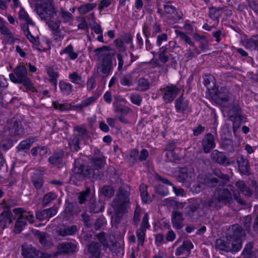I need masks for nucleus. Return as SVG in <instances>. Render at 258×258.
Segmentation results:
<instances>
[{
  "mask_svg": "<svg viewBox=\"0 0 258 258\" xmlns=\"http://www.w3.org/2000/svg\"><path fill=\"white\" fill-rule=\"evenodd\" d=\"M10 80L15 84H23L27 89L33 92H37L31 79L28 77L27 69L23 63H21L14 70V73L9 74Z\"/></svg>",
  "mask_w": 258,
  "mask_h": 258,
  "instance_id": "1",
  "label": "nucleus"
},
{
  "mask_svg": "<svg viewBox=\"0 0 258 258\" xmlns=\"http://www.w3.org/2000/svg\"><path fill=\"white\" fill-rule=\"evenodd\" d=\"M215 197L218 199L222 206H230L235 200L240 206H247L246 202L243 199L239 194L232 193L228 188H217L214 192Z\"/></svg>",
  "mask_w": 258,
  "mask_h": 258,
  "instance_id": "2",
  "label": "nucleus"
},
{
  "mask_svg": "<svg viewBox=\"0 0 258 258\" xmlns=\"http://www.w3.org/2000/svg\"><path fill=\"white\" fill-rule=\"evenodd\" d=\"M128 187L123 185L119 187L118 194L112 202V207L118 214H123L127 211L130 204Z\"/></svg>",
  "mask_w": 258,
  "mask_h": 258,
  "instance_id": "3",
  "label": "nucleus"
},
{
  "mask_svg": "<svg viewBox=\"0 0 258 258\" xmlns=\"http://www.w3.org/2000/svg\"><path fill=\"white\" fill-rule=\"evenodd\" d=\"M100 96V93H96L91 97L82 100L80 104L75 105H71L68 104H60L57 101H53L52 106L55 109L59 110L60 111L66 110L81 111L84 108L94 103Z\"/></svg>",
  "mask_w": 258,
  "mask_h": 258,
  "instance_id": "4",
  "label": "nucleus"
},
{
  "mask_svg": "<svg viewBox=\"0 0 258 258\" xmlns=\"http://www.w3.org/2000/svg\"><path fill=\"white\" fill-rule=\"evenodd\" d=\"M185 209V215L192 221L199 219L205 211L203 207L202 200L198 199H190Z\"/></svg>",
  "mask_w": 258,
  "mask_h": 258,
  "instance_id": "5",
  "label": "nucleus"
},
{
  "mask_svg": "<svg viewBox=\"0 0 258 258\" xmlns=\"http://www.w3.org/2000/svg\"><path fill=\"white\" fill-rule=\"evenodd\" d=\"M35 9L42 20H49L56 16V12L51 0H45L37 4Z\"/></svg>",
  "mask_w": 258,
  "mask_h": 258,
  "instance_id": "6",
  "label": "nucleus"
},
{
  "mask_svg": "<svg viewBox=\"0 0 258 258\" xmlns=\"http://www.w3.org/2000/svg\"><path fill=\"white\" fill-rule=\"evenodd\" d=\"M113 68L112 57L107 53L102 55V57L97 66V71L100 73L102 79L101 81L105 83V78L110 75Z\"/></svg>",
  "mask_w": 258,
  "mask_h": 258,
  "instance_id": "7",
  "label": "nucleus"
},
{
  "mask_svg": "<svg viewBox=\"0 0 258 258\" xmlns=\"http://www.w3.org/2000/svg\"><path fill=\"white\" fill-rule=\"evenodd\" d=\"M244 235L245 232L242 227L238 224H234L230 227L226 238L231 240L239 251L242 247V238Z\"/></svg>",
  "mask_w": 258,
  "mask_h": 258,
  "instance_id": "8",
  "label": "nucleus"
},
{
  "mask_svg": "<svg viewBox=\"0 0 258 258\" xmlns=\"http://www.w3.org/2000/svg\"><path fill=\"white\" fill-rule=\"evenodd\" d=\"M93 169L84 166L77 162H75V167L73 169V178L79 181H82L86 177H90L93 174Z\"/></svg>",
  "mask_w": 258,
  "mask_h": 258,
  "instance_id": "9",
  "label": "nucleus"
},
{
  "mask_svg": "<svg viewBox=\"0 0 258 258\" xmlns=\"http://www.w3.org/2000/svg\"><path fill=\"white\" fill-rule=\"evenodd\" d=\"M165 103H171L179 93L180 89L173 84H168L160 89Z\"/></svg>",
  "mask_w": 258,
  "mask_h": 258,
  "instance_id": "10",
  "label": "nucleus"
},
{
  "mask_svg": "<svg viewBox=\"0 0 258 258\" xmlns=\"http://www.w3.org/2000/svg\"><path fill=\"white\" fill-rule=\"evenodd\" d=\"M148 220L149 215L146 213L144 214L140 228L138 229L136 232L139 245L143 246L144 245L146 237V230L150 227Z\"/></svg>",
  "mask_w": 258,
  "mask_h": 258,
  "instance_id": "11",
  "label": "nucleus"
},
{
  "mask_svg": "<svg viewBox=\"0 0 258 258\" xmlns=\"http://www.w3.org/2000/svg\"><path fill=\"white\" fill-rule=\"evenodd\" d=\"M215 102L221 105H225L230 100L229 91L225 87H221L213 96Z\"/></svg>",
  "mask_w": 258,
  "mask_h": 258,
  "instance_id": "12",
  "label": "nucleus"
},
{
  "mask_svg": "<svg viewBox=\"0 0 258 258\" xmlns=\"http://www.w3.org/2000/svg\"><path fill=\"white\" fill-rule=\"evenodd\" d=\"M215 247L219 250L226 252H237L238 251L235 247L234 243L227 238L226 241L222 239H217L215 242Z\"/></svg>",
  "mask_w": 258,
  "mask_h": 258,
  "instance_id": "13",
  "label": "nucleus"
},
{
  "mask_svg": "<svg viewBox=\"0 0 258 258\" xmlns=\"http://www.w3.org/2000/svg\"><path fill=\"white\" fill-rule=\"evenodd\" d=\"M203 207L205 211L207 210H219L223 207L218 199L215 197V194L213 193L212 197L206 200L202 201Z\"/></svg>",
  "mask_w": 258,
  "mask_h": 258,
  "instance_id": "14",
  "label": "nucleus"
},
{
  "mask_svg": "<svg viewBox=\"0 0 258 258\" xmlns=\"http://www.w3.org/2000/svg\"><path fill=\"white\" fill-rule=\"evenodd\" d=\"M210 157L214 162L218 163L220 165L228 166L231 164L224 153L219 152L217 150H214L212 152Z\"/></svg>",
  "mask_w": 258,
  "mask_h": 258,
  "instance_id": "15",
  "label": "nucleus"
},
{
  "mask_svg": "<svg viewBox=\"0 0 258 258\" xmlns=\"http://www.w3.org/2000/svg\"><path fill=\"white\" fill-rule=\"evenodd\" d=\"M237 163L238 169L241 174L248 175L250 174V166L248 159L243 155L237 156Z\"/></svg>",
  "mask_w": 258,
  "mask_h": 258,
  "instance_id": "16",
  "label": "nucleus"
},
{
  "mask_svg": "<svg viewBox=\"0 0 258 258\" xmlns=\"http://www.w3.org/2000/svg\"><path fill=\"white\" fill-rule=\"evenodd\" d=\"M194 176V172L192 168L182 167L179 170L177 178L180 182H190Z\"/></svg>",
  "mask_w": 258,
  "mask_h": 258,
  "instance_id": "17",
  "label": "nucleus"
},
{
  "mask_svg": "<svg viewBox=\"0 0 258 258\" xmlns=\"http://www.w3.org/2000/svg\"><path fill=\"white\" fill-rule=\"evenodd\" d=\"M202 144L205 153H209L216 146L214 136L211 133L207 134L203 139Z\"/></svg>",
  "mask_w": 258,
  "mask_h": 258,
  "instance_id": "18",
  "label": "nucleus"
},
{
  "mask_svg": "<svg viewBox=\"0 0 258 258\" xmlns=\"http://www.w3.org/2000/svg\"><path fill=\"white\" fill-rule=\"evenodd\" d=\"M183 213L178 211L172 212L171 222L173 227L177 230L182 229L184 226Z\"/></svg>",
  "mask_w": 258,
  "mask_h": 258,
  "instance_id": "19",
  "label": "nucleus"
},
{
  "mask_svg": "<svg viewBox=\"0 0 258 258\" xmlns=\"http://www.w3.org/2000/svg\"><path fill=\"white\" fill-rule=\"evenodd\" d=\"M10 134L13 136H22L24 134V128L21 121L15 120L12 121L9 126Z\"/></svg>",
  "mask_w": 258,
  "mask_h": 258,
  "instance_id": "20",
  "label": "nucleus"
},
{
  "mask_svg": "<svg viewBox=\"0 0 258 258\" xmlns=\"http://www.w3.org/2000/svg\"><path fill=\"white\" fill-rule=\"evenodd\" d=\"M78 231L77 226H63L60 227L56 230V233L58 236L66 237L75 235Z\"/></svg>",
  "mask_w": 258,
  "mask_h": 258,
  "instance_id": "21",
  "label": "nucleus"
},
{
  "mask_svg": "<svg viewBox=\"0 0 258 258\" xmlns=\"http://www.w3.org/2000/svg\"><path fill=\"white\" fill-rule=\"evenodd\" d=\"M219 178L222 180L220 181L215 177L208 178L205 179L206 184L209 187H214L216 186H223L225 182L229 180V178L228 175L223 173H220Z\"/></svg>",
  "mask_w": 258,
  "mask_h": 258,
  "instance_id": "22",
  "label": "nucleus"
},
{
  "mask_svg": "<svg viewBox=\"0 0 258 258\" xmlns=\"http://www.w3.org/2000/svg\"><path fill=\"white\" fill-rule=\"evenodd\" d=\"M188 107L189 102L188 100L183 97V94H181L175 102V108L176 112L184 113L188 109Z\"/></svg>",
  "mask_w": 258,
  "mask_h": 258,
  "instance_id": "23",
  "label": "nucleus"
},
{
  "mask_svg": "<svg viewBox=\"0 0 258 258\" xmlns=\"http://www.w3.org/2000/svg\"><path fill=\"white\" fill-rule=\"evenodd\" d=\"M57 249L60 253H74L77 251V246L72 242H63L57 245Z\"/></svg>",
  "mask_w": 258,
  "mask_h": 258,
  "instance_id": "24",
  "label": "nucleus"
},
{
  "mask_svg": "<svg viewBox=\"0 0 258 258\" xmlns=\"http://www.w3.org/2000/svg\"><path fill=\"white\" fill-rule=\"evenodd\" d=\"M22 254L25 258H37L39 251L31 245H23L22 246Z\"/></svg>",
  "mask_w": 258,
  "mask_h": 258,
  "instance_id": "25",
  "label": "nucleus"
},
{
  "mask_svg": "<svg viewBox=\"0 0 258 258\" xmlns=\"http://www.w3.org/2000/svg\"><path fill=\"white\" fill-rule=\"evenodd\" d=\"M31 181L35 188L37 190L41 189L44 182L43 174L39 171H35L31 175Z\"/></svg>",
  "mask_w": 258,
  "mask_h": 258,
  "instance_id": "26",
  "label": "nucleus"
},
{
  "mask_svg": "<svg viewBox=\"0 0 258 258\" xmlns=\"http://www.w3.org/2000/svg\"><path fill=\"white\" fill-rule=\"evenodd\" d=\"M12 213L9 210L4 211L0 214V227L3 230L12 222Z\"/></svg>",
  "mask_w": 258,
  "mask_h": 258,
  "instance_id": "27",
  "label": "nucleus"
},
{
  "mask_svg": "<svg viewBox=\"0 0 258 258\" xmlns=\"http://www.w3.org/2000/svg\"><path fill=\"white\" fill-rule=\"evenodd\" d=\"M13 212L16 214H20L24 220L28 221L30 223L32 224L35 222V217L32 212H26L22 208H15Z\"/></svg>",
  "mask_w": 258,
  "mask_h": 258,
  "instance_id": "28",
  "label": "nucleus"
},
{
  "mask_svg": "<svg viewBox=\"0 0 258 258\" xmlns=\"http://www.w3.org/2000/svg\"><path fill=\"white\" fill-rule=\"evenodd\" d=\"M243 45L251 50L258 51V34L244 40Z\"/></svg>",
  "mask_w": 258,
  "mask_h": 258,
  "instance_id": "29",
  "label": "nucleus"
},
{
  "mask_svg": "<svg viewBox=\"0 0 258 258\" xmlns=\"http://www.w3.org/2000/svg\"><path fill=\"white\" fill-rule=\"evenodd\" d=\"M88 252L92 257L99 258L101 252V244L93 242L88 246Z\"/></svg>",
  "mask_w": 258,
  "mask_h": 258,
  "instance_id": "30",
  "label": "nucleus"
},
{
  "mask_svg": "<svg viewBox=\"0 0 258 258\" xmlns=\"http://www.w3.org/2000/svg\"><path fill=\"white\" fill-rule=\"evenodd\" d=\"M194 248V245L190 240L183 241L182 244L177 247L175 251L176 255H180L185 251L189 252Z\"/></svg>",
  "mask_w": 258,
  "mask_h": 258,
  "instance_id": "31",
  "label": "nucleus"
},
{
  "mask_svg": "<svg viewBox=\"0 0 258 258\" xmlns=\"http://www.w3.org/2000/svg\"><path fill=\"white\" fill-rule=\"evenodd\" d=\"M92 167L95 169L102 168L106 164V160L104 156H94L91 161Z\"/></svg>",
  "mask_w": 258,
  "mask_h": 258,
  "instance_id": "32",
  "label": "nucleus"
},
{
  "mask_svg": "<svg viewBox=\"0 0 258 258\" xmlns=\"http://www.w3.org/2000/svg\"><path fill=\"white\" fill-rule=\"evenodd\" d=\"M104 210L102 202L96 201L95 199H92L90 202V212L93 213H98Z\"/></svg>",
  "mask_w": 258,
  "mask_h": 258,
  "instance_id": "33",
  "label": "nucleus"
},
{
  "mask_svg": "<svg viewBox=\"0 0 258 258\" xmlns=\"http://www.w3.org/2000/svg\"><path fill=\"white\" fill-rule=\"evenodd\" d=\"M59 87L62 94L69 95L73 92V86L71 84L63 80L59 82Z\"/></svg>",
  "mask_w": 258,
  "mask_h": 258,
  "instance_id": "34",
  "label": "nucleus"
},
{
  "mask_svg": "<svg viewBox=\"0 0 258 258\" xmlns=\"http://www.w3.org/2000/svg\"><path fill=\"white\" fill-rule=\"evenodd\" d=\"M150 83L149 81L143 77L140 78L137 81V90L139 91H146L149 89Z\"/></svg>",
  "mask_w": 258,
  "mask_h": 258,
  "instance_id": "35",
  "label": "nucleus"
},
{
  "mask_svg": "<svg viewBox=\"0 0 258 258\" xmlns=\"http://www.w3.org/2000/svg\"><path fill=\"white\" fill-rule=\"evenodd\" d=\"M148 186L144 183L141 184L140 186V195L142 200L144 203H149L152 200L150 195L147 191Z\"/></svg>",
  "mask_w": 258,
  "mask_h": 258,
  "instance_id": "36",
  "label": "nucleus"
},
{
  "mask_svg": "<svg viewBox=\"0 0 258 258\" xmlns=\"http://www.w3.org/2000/svg\"><path fill=\"white\" fill-rule=\"evenodd\" d=\"M46 71L47 74L50 78L49 82H51L55 87H56L57 84V78L59 76L58 73L55 71L52 67H46Z\"/></svg>",
  "mask_w": 258,
  "mask_h": 258,
  "instance_id": "37",
  "label": "nucleus"
},
{
  "mask_svg": "<svg viewBox=\"0 0 258 258\" xmlns=\"http://www.w3.org/2000/svg\"><path fill=\"white\" fill-rule=\"evenodd\" d=\"M34 142L35 139L33 138H28L21 141L17 147L18 151L29 150Z\"/></svg>",
  "mask_w": 258,
  "mask_h": 258,
  "instance_id": "38",
  "label": "nucleus"
},
{
  "mask_svg": "<svg viewBox=\"0 0 258 258\" xmlns=\"http://www.w3.org/2000/svg\"><path fill=\"white\" fill-rule=\"evenodd\" d=\"M235 186L238 189L242 192L245 196L250 197L252 195V191L250 188L245 184L242 180H239L235 183Z\"/></svg>",
  "mask_w": 258,
  "mask_h": 258,
  "instance_id": "39",
  "label": "nucleus"
},
{
  "mask_svg": "<svg viewBox=\"0 0 258 258\" xmlns=\"http://www.w3.org/2000/svg\"><path fill=\"white\" fill-rule=\"evenodd\" d=\"M69 79L71 80L72 83L79 85L81 87H83L85 83L81 76L79 75L77 72H74L69 75Z\"/></svg>",
  "mask_w": 258,
  "mask_h": 258,
  "instance_id": "40",
  "label": "nucleus"
},
{
  "mask_svg": "<svg viewBox=\"0 0 258 258\" xmlns=\"http://www.w3.org/2000/svg\"><path fill=\"white\" fill-rule=\"evenodd\" d=\"M96 237L99 241L100 243H101L104 248H106L109 247L110 240L109 239V235L108 234L102 232L97 234Z\"/></svg>",
  "mask_w": 258,
  "mask_h": 258,
  "instance_id": "41",
  "label": "nucleus"
},
{
  "mask_svg": "<svg viewBox=\"0 0 258 258\" xmlns=\"http://www.w3.org/2000/svg\"><path fill=\"white\" fill-rule=\"evenodd\" d=\"M63 54H68L71 60H75L77 58L78 56V54L74 52V47L72 44L68 45L60 52V55H62Z\"/></svg>",
  "mask_w": 258,
  "mask_h": 258,
  "instance_id": "42",
  "label": "nucleus"
},
{
  "mask_svg": "<svg viewBox=\"0 0 258 258\" xmlns=\"http://www.w3.org/2000/svg\"><path fill=\"white\" fill-rule=\"evenodd\" d=\"M164 9L165 14L169 15L167 16L168 18L171 19L178 18V19H180V18L177 16L176 10L174 6L170 5H164Z\"/></svg>",
  "mask_w": 258,
  "mask_h": 258,
  "instance_id": "43",
  "label": "nucleus"
},
{
  "mask_svg": "<svg viewBox=\"0 0 258 258\" xmlns=\"http://www.w3.org/2000/svg\"><path fill=\"white\" fill-rule=\"evenodd\" d=\"M27 225V222L20 215L15 225L14 232L16 234L20 233Z\"/></svg>",
  "mask_w": 258,
  "mask_h": 258,
  "instance_id": "44",
  "label": "nucleus"
},
{
  "mask_svg": "<svg viewBox=\"0 0 258 258\" xmlns=\"http://www.w3.org/2000/svg\"><path fill=\"white\" fill-rule=\"evenodd\" d=\"M175 33L176 35L179 37L181 41H184L186 44H187L191 46H194L195 44L191 41L190 37L188 36L185 33L179 30H175Z\"/></svg>",
  "mask_w": 258,
  "mask_h": 258,
  "instance_id": "45",
  "label": "nucleus"
},
{
  "mask_svg": "<svg viewBox=\"0 0 258 258\" xmlns=\"http://www.w3.org/2000/svg\"><path fill=\"white\" fill-rule=\"evenodd\" d=\"M175 33L176 35L179 37L181 41H184L186 44H187L191 46H194L195 44L191 41L190 37L188 36L185 33L179 30H175Z\"/></svg>",
  "mask_w": 258,
  "mask_h": 258,
  "instance_id": "46",
  "label": "nucleus"
},
{
  "mask_svg": "<svg viewBox=\"0 0 258 258\" xmlns=\"http://www.w3.org/2000/svg\"><path fill=\"white\" fill-rule=\"evenodd\" d=\"M119 81L121 85L131 86L133 84V76L130 73L120 75Z\"/></svg>",
  "mask_w": 258,
  "mask_h": 258,
  "instance_id": "47",
  "label": "nucleus"
},
{
  "mask_svg": "<svg viewBox=\"0 0 258 258\" xmlns=\"http://www.w3.org/2000/svg\"><path fill=\"white\" fill-rule=\"evenodd\" d=\"M232 107L229 110V116L230 118L233 117L235 114H237L240 113L241 109L238 103V101L234 99L232 102Z\"/></svg>",
  "mask_w": 258,
  "mask_h": 258,
  "instance_id": "48",
  "label": "nucleus"
},
{
  "mask_svg": "<svg viewBox=\"0 0 258 258\" xmlns=\"http://www.w3.org/2000/svg\"><path fill=\"white\" fill-rule=\"evenodd\" d=\"M117 97H114V101L113 103L115 107V111L120 113L122 115H125L132 111V109L125 106H119L117 104Z\"/></svg>",
  "mask_w": 258,
  "mask_h": 258,
  "instance_id": "49",
  "label": "nucleus"
},
{
  "mask_svg": "<svg viewBox=\"0 0 258 258\" xmlns=\"http://www.w3.org/2000/svg\"><path fill=\"white\" fill-rule=\"evenodd\" d=\"M59 14L62 22L64 23L72 22L74 19L73 15L62 8L60 9Z\"/></svg>",
  "mask_w": 258,
  "mask_h": 258,
  "instance_id": "50",
  "label": "nucleus"
},
{
  "mask_svg": "<svg viewBox=\"0 0 258 258\" xmlns=\"http://www.w3.org/2000/svg\"><path fill=\"white\" fill-rule=\"evenodd\" d=\"M63 155L62 152L55 153L49 158L48 160L51 164L58 165L62 162Z\"/></svg>",
  "mask_w": 258,
  "mask_h": 258,
  "instance_id": "51",
  "label": "nucleus"
},
{
  "mask_svg": "<svg viewBox=\"0 0 258 258\" xmlns=\"http://www.w3.org/2000/svg\"><path fill=\"white\" fill-rule=\"evenodd\" d=\"M164 205L173 208L174 209H181L183 207V204L176 201L170 199H166L164 201Z\"/></svg>",
  "mask_w": 258,
  "mask_h": 258,
  "instance_id": "52",
  "label": "nucleus"
},
{
  "mask_svg": "<svg viewBox=\"0 0 258 258\" xmlns=\"http://www.w3.org/2000/svg\"><path fill=\"white\" fill-rule=\"evenodd\" d=\"M57 197V195L53 191L46 194L42 199V204L44 206H47L52 201L55 200Z\"/></svg>",
  "mask_w": 258,
  "mask_h": 258,
  "instance_id": "53",
  "label": "nucleus"
},
{
  "mask_svg": "<svg viewBox=\"0 0 258 258\" xmlns=\"http://www.w3.org/2000/svg\"><path fill=\"white\" fill-rule=\"evenodd\" d=\"M96 7V4L88 3L81 6L78 8L79 12L81 15H85L90 12Z\"/></svg>",
  "mask_w": 258,
  "mask_h": 258,
  "instance_id": "54",
  "label": "nucleus"
},
{
  "mask_svg": "<svg viewBox=\"0 0 258 258\" xmlns=\"http://www.w3.org/2000/svg\"><path fill=\"white\" fill-rule=\"evenodd\" d=\"M100 192L106 197L111 198L114 194L113 187L109 185H104L100 189Z\"/></svg>",
  "mask_w": 258,
  "mask_h": 258,
  "instance_id": "55",
  "label": "nucleus"
},
{
  "mask_svg": "<svg viewBox=\"0 0 258 258\" xmlns=\"http://www.w3.org/2000/svg\"><path fill=\"white\" fill-rule=\"evenodd\" d=\"M39 241L41 245L45 248H49L53 245L52 242L47 239L44 233L39 235Z\"/></svg>",
  "mask_w": 258,
  "mask_h": 258,
  "instance_id": "56",
  "label": "nucleus"
},
{
  "mask_svg": "<svg viewBox=\"0 0 258 258\" xmlns=\"http://www.w3.org/2000/svg\"><path fill=\"white\" fill-rule=\"evenodd\" d=\"M74 131L78 132L75 136L83 139L88 134L87 130L84 125H77L74 128Z\"/></svg>",
  "mask_w": 258,
  "mask_h": 258,
  "instance_id": "57",
  "label": "nucleus"
},
{
  "mask_svg": "<svg viewBox=\"0 0 258 258\" xmlns=\"http://www.w3.org/2000/svg\"><path fill=\"white\" fill-rule=\"evenodd\" d=\"M19 16L21 20L26 22L27 23L30 24V25H33L34 23L32 19L29 17L27 13L25 11L24 8H21L19 13Z\"/></svg>",
  "mask_w": 258,
  "mask_h": 258,
  "instance_id": "58",
  "label": "nucleus"
},
{
  "mask_svg": "<svg viewBox=\"0 0 258 258\" xmlns=\"http://www.w3.org/2000/svg\"><path fill=\"white\" fill-rule=\"evenodd\" d=\"M152 27L151 21L150 20H146L143 26V33L145 37H150L151 34V29Z\"/></svg>",
  "mask_w": 258,
  "mask_h": 258,
  "instance_id": "59",
  "label": "nucleus"
},
{
  "mask_svg": "<svg viewBox=\"0 0 258 258\" xmlns=\"http://www.w3.org/2000/svg\"><path fill=\"white\" fill-rule=\"evenodd\" d=\"M46 24L49 28L53 32L59 29L61 21L59 20L54 21H46Z\"/></svg>",
  "mask_w": 258,
  "mask_h": 258,
  "instance_id": "60",
  "label": "nucleus"
},
{
  "mask_svg": "<svg viewBox=\"0 0 258 258\" xmlns=\"http://www.w3.org/2000/svg\"><path fill=\"white\" fill-rule=\"evenodd\" d=\"M91 192V189L90 188H86L85 191H83L82 192L80 193L78 199L79 202L80 204H82L85 203V202L87 200V199L89 198L90 196V194Z\"/></svg>",
  "mask_w": 258,
  "mask_h": 258,
  "instance_id": "61",
  "label": "nucleus"
},
{
  "mask_svg": "<svg viewBox=\"0 0 258 258\" xmlns=\"http://www.w3.org/2000/svg\"><path fill=\"white\" fill-rule=\"evenodd\" d=\"M252 247L253 245L250 243H248L245 245L242 251V254L245 258H251L252 255Z\"/></svg>",
  "mask_w": 258,
  "mask_h": 258,
  "instance_id": "62",
  "label": "nucleus"
},
{
  "mask_svg": "<svg viewBox=\"0 0 258 258\" xmlns=\"http://www.w3.org/2000/svg\"><path fill=\"white\" fill-rule=\"evenodd\" d=\"M130 99L131 102L138 106H140L142 101V98L141 95L137 94H131L130 95Z\"/></svg>",
  "mask_w": 258,
  "mask_h": 258,
  "instance_id": "63",
  "label": "nucleus"
},
{
  "mask_svg": "<svg viewBox=\"0 0 258 258\" xmlns=\"http://www.w3.org/2000/svg\"><path fill=\"white\" fill-rule=\"evenodd\" d=\"M95 76L92 75L87 81V90L91 91L94 89L96 86V83L95 81Z\"/></svg>",
  "mask_w": 258,
  "mask_h": 258,
  "instance_id": "64",
  "label": "nucleus"
}]
</instances>
